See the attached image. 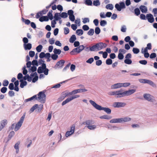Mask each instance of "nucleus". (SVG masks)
<instances>
[{"instance_id": "57", "label": "nucleus", "mask_w": 157, "mask_h": 157, "mask_svg": "<svg viewBox=\"0 0 157 157\" xmlns=\"http://www.w3.org/2000/svg\"><path fill=\"white\" fill-rule=\"evenodd\" d=\"M100 43L101 49L105 48L107 46V44L105 43H103L102 42H100Z\"/></svg>"}, {"instance_id": "64", "label": "nucleus", "mask_w": 157, "mask_h": 157, "mask_svg": "<svg viewBox=\"0 0 157 157\" xmlns=\"http://www.w3.org/2000/svg\"><path fill=\"white\" fill-rule=\"evenodd\" d=\"M8 94L10 96L13 97L14 95V93L13 91H10L8 92Z\"/></svg>"}, {"instance_id": "13", "label": "nucleus", "mask_w": 157, "mask_h": 157, "mask_svg": "<svg viewBox=\"0 0 157 157\" xmlns=\"http://www.w3.org/2000/svg\"><path fill=\"white\" fill-rule=\"evenodd\" d=\"M146 17L148 21L151 23H152L154 21V17L151 13L147 14L146 16Z\"/></svg>"}, {"instance_id": "54", "label": "nucleus", "mask_w": 157, "mask_h": 157, "mask_svg": "<svg viewBox=\"0 0 157 157\" xmlns=\"http://www.w3.org/2000/svg\"><path fill=\"white\" fill-rule=\"evenodd\" d=\"M9 88L11 90H12L14 89V85L13 83H11L10 84Z\"/></svg>"}, {"instance_id": "40", "label": "nucleus", "mask_w": 157, "mask_h": 157, "mask_svg": "<svg viewBox=\"0 0 157 157\" xmlns=\"http://www.w3.org/2000/svg\"><path fill=\"white\" fill-rule=\"evenodd\" d=\"M87 128L90 130H93L95 129L96 126L95 125H89L87 126Z\"/></svg>"}, {"instance_id": "7", "label": "nucleus", "mask_w": 157, "mask_h": 157, "mask_svg": "<svg viewBox=\"0 0 157 157\" xmlns=\"http://www.w3.org/2000/svg\"><path fill=\"white\" fill-rule=\"evenodd\" d=\"M140 82L142 83H148L153 86H155V84L151 81L146 79H140Z\"/></svg>"}, {"instance_id": "21", "label": "nucleus", "mask_w": 157, "mask_h": 157, "mask_svg": "<svg viewBox=\"0 0 157 157\" xmlns=\"http://www.w3.org/2000/svg\"><path fill=\"white\" fill-rule=\"evenodd\" d=\"M39 20L40 22L47 21L49 20V18L47 16H42L39 18Z\"/></svg>"}, {"instance_id": "1", "label": "nucleus", "mask_w": 157, "mask_h": 157, "mask_svg": "<svg viewBox=\"0 0 157 157\" xmlns=\"http://www.w3.org/2000/svg\"><path fill=\"white\" fill-rule=\"evenodd\" d=\"M89 102L96 109L99 110H104L108 114H110L111 113V110L110 109L102 107L101 106L98 105L94 101L91 100H90Z\"/></svg>"}, {"instance_id": "41", "label": "nucleus", "mask_w": 157, "mask_h": 157, "mask_svg": "<svg viewBox=\"0 0 157 157\" xmlns=\"http://www.w3.org/2000/svg\"><path fill=\"white\" fill-rule=\"evenodd\" d=\"M93 5L95 6H98L100 5V2L99 0L94 1L93 2Z\"/></svg>"}, {"instance_id": "63", "label": "nucleus", "mask_w": 157, "mask_h": 157, "mask_svg": "<svg viewBox=\"0 0 157 157\" xmlns=\"http://www.w3.org/2000/svg\"><path fill=\"white\" fill-rule=\"evenodd\" d=\"M89 19L88 18H85L83 19L82 22L83 23L85 24L87 22H89Z\"/></svg>"}, {"instance_id": "24", "label": "nucleus", "mask_w": 157, "mask_h": 157, "mask_svg": "<svg viewBox=\"0 0 157 157\" xmlns=\"http://www.w3.org/2000/svg\"><path fill=\"white\" fill-rule=\"evenodd\" d=\"M52 10H50L47 14V17H48V18L51 20L53 19V17L52 14Z\"/></svg>"}, {"instance_id": "39", "label": "nucleus", "mask_w": 157, "mask_h": 157, "mask_svg": "<svg viewBox=\"0 0 157 157\" xmlns=\"http://www.w3.org/2000/svg\"><path fill=\"white\" fill-rule=\"evenodd\" d=\"M124 62L126 64H130L132 63V61L129 59H126L124 60Z\"/></svg>"}, {"instance_id": "49", "label": "nucleus", "mask_w": 157, "mask_h": 157, "mask_svg": "<svg viewBox=\"0 0 157 157\" xmlns=\"http://www.w3.org/2000/svg\"><path fill=\"white\" fill-rule=\"evenodd\" d=\"M95 33L97 34H98L100 33V29L98 27H97L95 29Z\"/></svg>"}, {"instance_id": "55", "label": "nucleus", "mask_w": 157, "mask_h": 157, "mask_svg": "<svg viewBox=\"0 0 157 157\" xmlns=\"http://www.w3.org/2000/svg\"><path fill=\"white\" fill-rule=\"evenodd\" d=\"M139 62L140 63L143 64V65H146L147 63V62L146 60H140L139 61Z\"/></svg>"}, {"instance_id": "36", "label": "nucleus", "mask_w": 157, "mask_h": 157, "mask_svg": "<svg viewBox=\"0 0 157 157\" xmlns=\"http://www.w3.org/2000/svg\"><path fill=\"white\" fill-rule=\"evenodd\" d=\"M43 48V46L41 45H39L37 46L36 48V50L38 52H40Z\"/></svg>"}, {"instance_id": "35", "label": "nucleus", "mask_w": 157, "mask_h": 157, "mask_svg": "<svg viewBox=\"0 0 157 157\" xmlns=\"http://www.w3.org/2000/svg\"><path fill=\"white\" fill-rule=\"evenodd\" d=\"M76 32L77 35L79 36L82 35L83 33V30L81 29H77L76 31Z\"/></svg>"}, {"instance_id": "53", "label": "nucleus", "mask_w": 157, "mask_h": 157, "mask_svg": "<svg viewBox=\"0 0 157 157\" xmlns=\"http://www.w3.org/2000/svg\"><path fill=\"white\" fill-rule=\"evenodd\" d=\"M42 15V13L40 12V11L38 12L36 15V18H40L41 16Z\"/></svg>"}, {"instance_id": "6", "label": "nucleus", "mask_w": 157, "mask_h": 157, "mask_svg": "<svg viewBox=\"0 0 157 157\" xmlns=\"http://www.w3.org/2000/svg\"><path fill=\"white\" fill-rule=\"evenodd\" d=\"M115 7L118 11H120L122 9L125 8V6L124 2H122L119 3V4H116L115 5Z\"/></svg>"}, {"instance_id": "47", "label": "nucleus", "mask_w": 157, "mask_h": 157, "mask_svg": "<svg viewBox=\"0 0 157 157\" xmlns=\"http://www.w3.org/2000/svg\"><path fill=\"white\" fill-rule=\"evenodd\" d=\"M7 88L5 87H2L1 89V91L2 93H5L7 90Z\"/></svg>"}, {"instance_id": "25", "label": "nucleus", "mask_w": 157, "mask_h": 157, "mask_svg": "<svg viewBox=\"0 0 157 157\" xmlns=\"http://www.w3.org/2000/svg\"><path fill=\"white\" fill-rule=\"evenodd\" d=\"M60 16V13H55L54 17L55 18V20L58 21L61 18L59 17Z\"/></svg>"}, {"instance_id": "60", "label": "nucleus", "mask_w": 157, "mask_h": 157, "mask_svg": "<svg viewBox=\"0 0 157 157\" xmlns=\"http://www.w3.org/2000/svg\"><path fill=\"white\" fill-rule=\"evenodd\" d=\"M86 4L89 6H91L92 2L91 0H86Z\"/></svg>"}, {"instance_id": "61", "label": "nucleus", "mask_w": 157, "mask_h": 157, "mask_svg": "<svg viewBox=\"0 0 157 157\" xmlns=\"http://www.w3.org/2000/svg\"><path fill=\"white\" fill-rule=\"evenodd\" d=\"M38 77L37 75H35L34 77L33 78L32 80V82H35L38 80Z\"/></svg>"}, {"instance_id": "16", "label": "nucleus", "mask_w": 157, "mask_h": 157, "mask_svg": "<svg viewBox=\"0 0 157 157\" xmlns=\"http://www.w3.org/2000/svg\"><path fill=\"white\" fill-rule=\"evenodd\" d=\"M81 52L78 47L73 49L70 52V54L71 55H74L76 53L77 54Z\"/></svg>"}, {"instance_id": "18", "label": "nucleus", "mask_w": 157, "mask_h": 157, "mask_svg": "<svg viewBox=\"0 0 157 157\" xmlns=\"http://www.w3.org/2000/svg\"><path fill=\"white\" fill-rule=\"evenodd\" d=\"M144 98L148 101H151V96L149 94H145L144 95Z\"/></svg>"}, {"instance_id": "34", "label": "nucleus", "mask_w": 157, "mask_h": 157, "mask_svg": "<svg viewBox=\"0 0 157 157\" xmlns=\"http://www.w3.org/2000/svg\"><path fill=\"white\" fill-rule=\"evenodd\" d=\"M135 14L136 16H138L140 14V11L138 8H136L134 10Z\"/></svg>"}, {"instance_id": "59", "label": "nucleus", "mask_w": 157, "mask_h": 157, "mask_svg": "<svg viewBox=\"0 0 157 157\" xmlns=\"http://www.w3.org/2000/svg\"><path fill=\"white\" fill-rule=\"evenodd\" d=\"M94 61L93 58H91L89 59L88 60L86 61V62L90 64L91 63Z\"/></svg>"}, {"instance_id": "44", "label": "nucleus", "mask_w": 157, "mask_h": 157, "mask_svg": "<svg viewBox=\"0 0 157 157\" xmlns=\"http://www.w3.org/2000/svg\"><path fill=\"white\" fill-rule=\"evenodd\" d=\"M9 81L6 80H5L2 82V85L4 86H7L9 84Z\"/></svg>"}, {"instance_id": "32", "label": "nucleus", "mask_w": 157, "mask_h": 157, "mask_svg": "<svg viewBox=\"0 0 157 157\" xmlns=\"http://www.w3.org/2000/svg\"><path fill=\"white\" fill-rule=\"evenodd\" d=\"M100 118L101 119L109 120L111 119L112 118V117L107 115H104L101 117Z\"/></svg>"}, {"instance_id": "15", "label": "nucleus", "mask_w": 157, "mask_h": 157, "mask_svg": "<svg viewBox=\"0 0 157 157\" xmlns=\"http://www.w3.org/2000/svg\"><path fill=\"white\" fill-rule=\"evenodd\" d=\"M46 67V64L43 63L42 64V67H39L37 70V72L38 73L40 74L43 72L44 69H45Z\"/></svg>"}, {"instance_id": "56", "label": "nucleus", "mask_w": 157, "mask_h": 157, "mask_svg": "<svg viewBox=\"0 0 157 157\" xmlns=\"http://www.w3.org/2000/svg\"><path fill=\"white\" fill-rule=\"evenodd\" d=\"M29 54L31 57H33L35 55V53L34 51H29Z\"/></svg>"}, {"instance_id": "29", "label": "nucleus", "mask_w": 157, "mask_h": 157, "mask_svg": "<svg viewBox=\"0 0 157 157\" xmlns=\"http://www.w3.org/2000/svg\"><path fill=\"white\" fill-rule=\"evenodd\" d=\"M22 21L24 22L25 24L27 25H29L31 23L30 21L28 19H26L23 17L22 18Z\"/></svg>"}, {"instance_id": "43", "label": "nucleus", "mask_w": 157, "mask_h": 157, "mask_svg": "<svg viewBox=\"0 0 157 157\" xmlns=\"http://www.w3.org/2000/svg\"><path fill=\"white\" fill-rule=\"evenodd\" d=\"M132 51L134 54H138L140 52V50L138 48H133Z\"/></svg>"}, {"instance_id": "2", "label": "nucleus", "mask_w": 157, "mask_h": 157, "mask_svg": "<svg viewBox=\"0 0 157 157\" xmlns=\"http://www.w3.org/2000/svg\"><path fill=\"white\" fill-rule=\"evenodd\" d=\"M131 119L129 117H123L119 118L113 119L110 121L111 123H121L129 121Z\"/></svg>"}, {"instance_id": "17", "label": "nucleus", "mask_w": 157, "mask_h": 157, "mask_svg": "<svg viewBox=\"0 0 157 157\" xmlns=\"http://www.w3.org/2000/svg\"><path fill=\"white\" fill-rule=\"evenodd\" d=\"M122 87V83H118L112 85L111 86L112 89L118 88Z\"/></svg>"}, {"instance_id": "52", "label": "nucleus", "mask_w": 157, "mask_h": 157, "mask_svg": "<svg viewBox=\"0 0 157 157\" xmlns=\"http://www.w3.org/2000/svg\"><path fill=\"white\" fill-rule=\"evenodd\" d=\"M96 45L97 46V50L99 51L101 49V48L100 45V43L96 44Z\"/></svg>"}, {"instance_id": "31", "label": "nucleus", "mask_w": 157, "mask_h": 157, "mask_svg": "<svg viewBox=\"0 0 157 157\" xmlns=\"http://www.w3.org/2000/svg\"><path fill=\"white\" fill-rule=\"evenodd\" d=\"M61 50L59 49L55 48L53 50L54 53L56 55H59L61 53Z\"/></svg>"}, {"instance_id": "19", "label": "nucleus", "mask_w": 157, "mask_h": 157, "mask_svg": "<svg viewBox=\"0 0 157 157\" xmlns=\"http://www.w3.org/2000/svg\"><path fill=\"white\" fill-rule=\"evenodd\" d=\"M94 124V121L92 120H88L82 123V124L86 125H90V124Z\"/></svg>"}, {"instance_id": "5", "label": "nucleus", "mask_w": 157, "mask_h": 157, "mask_svg": "<svg viewBox=\"0 0 157 157\" xmlns=\"http://www.w3.org/2000/svg\"><path fill=\"white\" fill-rule=\"evenodd\" d=\"M79 96H80L79 95L76 94V95H74V96H73L71 97L70 98H68L66 100H65L64 101H63L62 102V105H65V104H67V103L69 101H71V100H72L75 98H78L79 97Z\"/></svg>"}, {"instance_id": "48", "label": "nucleus", "mask_w": 157, "mask_h": 157, "mask_svg": "<svg viewBox=\"0 0 157 157\" xmlns=\"http://www.w3.org/2000/svg\"><path fill=\"white\" fill-rule=\"evenodd\" d=\"M58 57V56L57 55H56L55 54H52L51 56L52 58L54 60H56Z\"/></svg>"}, {"instance_id": "26", "label": "nucleus", "mask_w": 157, "mask_h": 157, "mask_svg": "<svg viewBox=\"0 0 157 157\" xmlns=\"http://www.w3.org/2000/svg\"><path fill=\"white\" fill-rule=\"evenodd\" d=\"M20 81L21 82L20 84V86L21 88H23L26 85L27 82L26 81H24L22 80H21Z\"/></svg>"}, {"instance_id": "20", "label": "nucleus", "mask_w": 157, "mask_h": 157, "mask_svg": "<svg viewBox=\"0 0 157 157\" xmlns=\"http://www.w3.org/2000/svg\"><path fill=\"white\" fill-rule=\"evenodd\" d=\"M140 9L143 13H146L147 12V7L141 5L140 6Z\"/></svg>"}, {"instance_id": "58", "label": "nucleus", "mask_w": 157, "mask_h": 157, "mask_svg": "<svg viewBox=\"0 0 157 157\" xmlns=\"http://www.w3.org/2000/svg\"><path fill=\"white\" fill-rule=\"evenodd\" d=\"M84 31H87L89 29V26L86 25H83L82 27Z\"/></svg>"}, {"instance_id": "33", "label": "nucleus", "mask_w": 157, "mask_h": 157, "mask_svg": "<svg viewBox=\"0 0 157 157\" xmlns=\"http://www.w3.org/2000/svg\"><path fill=\"white\" fill-rule=\"evenodd\" d=\"M105 8L107 9L112 10L113 8V7L112 4H109L106 5L105 6Z\"/></svg>"}, {"instance_id": "38", "label": "nucleus", "mask_w": 157, "mask_h": 157, "mask_svg": "<svg viewBox=\"0 0 157 157\" xmlns=\"http://www.w3.org/2000/svg\"><path fill=\"white\" fill-rule=\"evenodd\" d=\"M94 33V31L93 29H90L87 32V34L89 36H92Z\"/></svg>"}, {"instance_id": "4", "label": "nucleus", "mask_w": 157, "mask_h": 157, "mask_svg": "<svg viewBox=\"0 0 157 157\" xmlns=\"http://www.w3.org/2000/svg\"><path fill=\"white\" fill-rule=\"evenodd\" d=\"M25 117L23 116L20 118L18 122L16 124L14 128V130L15 131H17L20 128L23 122Z\"/></svg>"}, {"instance_id": "30", "label": "nucleus", "mask_w": 157, "mask_h": 157, "mask_svg": "<svg viewBox=\"0 0 157 157\" xmlns=\"http://www.w3.org/2000/svg\"><path fill=\"white\" fill-rule=\"evenodd\" d=\"M90 50L91 51H96L97 50V46L96 44L93 45L92 46L90 47Z\"/></svg>"}, {"instance_id": "46", "label": "nucleus", "mask_w": 157, "mask_h": 157, "mask_svg": "<svg viewBox=\"0 0 157 157\" xmlns=\"http://www.w3.org/2000/svg\"><path fill=\"white\" fill-rule=\"evenodd\" d=\"M106 63L107 65H110L112 63V60L110 59H108L106 61Z\"/></svg>"}, {"instance_id": "23", "label": "nucleus", "mask_w": 157, "mask_h": 157, "mask_svg": "<svg viewBox=\"0 0 157 157\" xmlns=\"http://www.w3.org/2000/svg\"><path fill=\"white\" fill-rule=\"evenodd\" d=\"M20 144V142L18 141L15 144V145L14 146V147L16 150V152L17 153H18L19 152V145Z\"/></svg>"}, {"instance_id": "8", "label": "nucleus", "mask_w": 157, "mask_h": 157, "mask_svg": "<svg viewBox=\"0 0 157 157\" xmlns=\"http://www.w3.org/2000/svg\"><path fill=\"white\" fill-rule=\"evenodd\" d=\"M136 91V90L135 89H132L129 90L125 91L124 92L122 91L123 93V97L125 96H128L134 93Z\"/></svg>"}, {"instance_id": "45", "label": "nucleus", "mask_w": 157, "mask_h": 157, "mask_svg": "<svg viewBox=\"0 0 157 157\" xmlns=\"http://www.w3.org/2000/svg\"><path fill=\"white\" fill-rule=\"evenodd\" d=\"M107 24V22L105 20L101 21L100 22V25L102 26H104Z\"/></svg>"}, {"instance_id": "42", "label": "nucleus", "mask_w": 157, "mask_h": 157, "mask_svg": "<svg viewBox=\"0 0 157 157\" xmlns=\"http://www.w3.org/2000/svg\"><path fill=\"white\" fill-rule=\"evenodd\" d=\"M67 13L66 12H63L60 15V17L63 18H65L67 17Z\"/></svg>"}, {"instance_id": "28", "label": "nucleus", "mask_w": 157, "mask_h": 157, "mask_svg": "<svg viewBox=\"0 0 157 157\" xmlns=\"http://www.w3.org/2000/svg\"><path fill=\"white\" fill-rule=\"evenodd\" d=\"M7 123V121L5 119L1 121V126L4 128L5 126L6 125Z\"/></svg>"}, {"instance_id": "27", "label": "nucleus", "mask_w": 157, "mask_h": 157, "mask_svg": "<svg viewBox=\"0 0 157 157\" xmlns=\"http://www.w3.org/2000/svg\"><path fill=\"white\" fill-rule=\"evenodd\" d=\"M76 37L75 35H72L69 39V41L70 43H73L76 40Z\"/></svg>"}, {"instance_id": "11", "label": "nucleus", "mask_w": 157, "mask_h": 157, "mask_svg": "<svg viewBox=\"0 0 157 157\" xmlns=\"http://www.w3.org/2000/svg\"><path fill=\"white\" fill-rule=\"evenodd\" d=\"M75 129V125H72L71 127V130L70 131H68L65 134L66 137H67L70 135L72 134L74 132Z\"/></svg>"}, {"instance_id": "50", "label": "nucleus", "mask_w": 157, "mask_h": 157, "mask_svg": "<svg viewBox=\"0 0 157 157\" xmlns=\"http://www.w3.org/2000/svg\"><path fill=\"white\" fill-rule=\"evenodd\" d=\"M64 34L67 35L69 32V29L67 27H65L64 28Z\"/></svg>"}, {"instance_id": "14", "label": "nucleus", "mask_w": 157, "mask_h": 157, "mask_svg": "<svg viewBox=\"0 0 157 157\" xmlns=\"http://www.w3.org/2000/svg\"><path fill=\"white\" fill-rule=\"evenodd\" d=\"M123 90H120L115 91L114 95H117V98H121L123 97Z\"/></svg>"}, {"instance_id": "10", "label": "nucleus", "mask_w": 157, "mask_h": 157, "mask_svg": "<svg viewBox=\"0 0 157 157\" xmlns=\"http://www.w3.org/2000/svg\"><path fill=\"white\" fill-rule=\"evenodd\" d=\"M126 105V103L124 102H115L113 103V106L114 108H120L123 107Z\"/></svg>"}, {"instance_id": "62", "label": "nucleus", "mask_w": 157, "mask_h": 157, "mask_svg": "<svg viewBox=\"0 0 157 157\" xmlns=\"http://www.w3.org/2000/svg\"><path fill=\"white\" fill-rule=\"evenodd\" d=\"M69 18L71 21H74L75 20V16L74 15L70 16Z\"/></svg>"}, {"instance_id": "37", "label": "nucleus", "mask_w": 157, "mask_h": 157, "mask_svg": "<svg viewBox=\"0 0 157 157\" xmlns=\"http://www.w3.org/2000/svg\"><path fill=\"white\" fill-rule=\"evenodd\" d=\"M32 48V45L30 43H28L26 44L25 46V49L26 50H30Z\"/></svg>"}, {"instance_id": "51", "label": "nucleus", "mask_w": 157, "mask_h": 157, "mask_svg": "<svg viewBox=\"0 0 157 157\" xmlns=\"http://www.w3.org/2000/svg\"><path fill=\"white\" fill-rule=\"evenodd\" d=\"M124 56L122 53H119L118 55V58L120 60L122 59H123Z\"/></svg>"}, {"instance_id": "9", "label": "nucleus", "mask_w": 157, "mask_h": 157, "mask_svg": "<svg viewBox=\"0 0 157 157\" xmlns=\"http://www.w3.org/2000/svg\"><path fill=\"white\" fill-rule=\"evenodd\" d=\"M65 61L63 60H61L58 61L54 67V68L55 69L57 68H61L63 66Z\"/></svg>"}, {"instance_id": "12", "label": "nucleus", "mask_w": 157, "mask_h": 157, "mask_svg": "<svg viewBox=\"0 0 157 157\" xmlns=\"http://www.w3.org/2000/svg\"><path fill=\"white\" fill-rule=\"evenodd\" d=\"M87 90L85 89H79L73 90L70 93L71 95L74 94H75L78 93H81L87 91Z\"/></svg>"}, {"instance_id": "22", "label": "nucleus", "mask_w": 157, "mask_h": 157, "mask_svg": "<svg viewBox=\"0 0 157 157\" xmlns=\"http://www.w3.org/2000/svg\"><path fill=\"white\" fill-rule=\"evenodd\" d=\"M34 99H35L36 100L37 99V95H34L33 96V97H32L26 99L25 100V102H27L29 101H31L32 100H33Z\"/></svg>"}, {"instance_id": "3", "label": "nucleus", "mask_w": 157, "mask_h": 157, "mask_svg": "<svg viewBox=\"0 0 157 157\" xmlns=\"http://www.w3.org/2000/svg\"><path fill=\"white\" fill-rule=\"evenodd\" d=\"M38 97L37 99L39 100L40 102L44 103L46 98V95L44 92L40 91L37 94Z\"/></svg>"}]
</instances>
